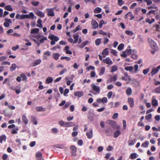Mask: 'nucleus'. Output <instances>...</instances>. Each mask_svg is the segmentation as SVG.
<instances>
[{
	"instance_id": "bb28decb",
	"label": "nucleus",
	"mask_w": 160,
	"mask_h": 160,
	"mask_svg": "<svg viewBox=\"0 0 160 160\" xmlns=\"http://www.w3.org/2000/svg\"><path fill=\"white\" fill-rule=\"evenodd\" d=\"M108 48H106L103 49L102 51V54L103 55H108ZM106 57L105 56H103V57L105 58Z\"/></svg>"
},
{
	"instance_id": "0e129e2a",
	"label": "nucleus",
	"mask_w": 160,
	"mask_h": 160,
	"mask_svg": "<svg viewBox=\"0 0 160 160\" xmlns=\"http://www.w3.org/2000/svg\"><path fill=\"white\" fill-rule=\"evenodd\" d=\"M67 71V69L66 68H64L62 69L59 72L60 75H62L64 72Z\"/></svg>"
},
{
	"instance_id": "dca6fc26",
	"label": "nucleus",
	"mask_w": 160,
	"mask_h": 160,
	"mask_svg": "<svg viewBox=\"0 0 160 160\" xmlns=\"http://www.w3.org/2000/svg\"><path fill=\"white\" fill-rule=\"evenodd\" d=\"M5 20L6 22H4V26L6 27H8L9 25V23H11V20L8 18H5Z\"/></svg>"
},
{
	"instance_id": "393cba45",
	"label": "nucleus",
	"mask_w": 160,
	"mask_h": 160,
	"mask_svg": "<svg viewBox=\"0 0 160 160\" xmlns=\"http://www.w3.org/2000/svg\"><path fill=\"white\" fill-rule=\"evenodd\" d=\"M52 57L55 60H57L58 59L60 55L57 53H54L52 54Z\"/></svg>"
},
{
	"instance_id": "e2e57ef3",
	"label": "nucleus",
	"mask_w": 160,
	"mask_h": 160,
	"mask_svg": "<svg viewBox=\"0 0 160 160\" xmlns=\"http://www.w3.org/2000/svg\"><path fill=\"white\" fill-rule=\"evenodd\" d=\"M152 118V114H149L146 115L145 117V119L146 120H148Z\"/></svg>"
},
{
	"instance_id": "c9c22d12",
	"label": "nucleus",
	"mask_w": 160,
	"mask_h": 160,
	"mask_svg": "<svg viewBox=\"0 0 160 160\" xmlns=\"http://www.w3.org/2000/svg\"><path fill=\"white\" fill-rule=\"evenodd\" d=\"M102 9L101 8L99 7L96 8L94 10V12L95 13H100Z\"/></svg>"
},
{
	"instance_id": "6ab92c4d",
	"label": "nucleus",
	"mask_w": 160,
	"mask_h": 160,
	"mask_svg": "<svg viewBox=\"0 0 160 160\" xmlns=\"http://www.w3.org/2000/svg\"><path fill=\"white\" fill-rule=\"evenodd\" d=\"M105 132L107 133L108 136H110L112 134V130L111 129L110 127H108L105 131Z\"/></svg>"
},
{
	"instance_id": "a18cd8bd",
	"label": "nucleus",
	"mask_w": 160,
	"mask_h": 160,
	"mask_svg": "<svg viewBox=\"0 0 160 160\" xmlns=\"http://www.w3.org/2000/svg\"><path fill=\"white\" fill-rule=\"evenodd\" d=\"M125 32L128 35L132 36L134 34V33L132 31L129 30H126Z\"/></svg>"
},
{
	"instance_id": "9d476101",
	"label": "nucleus",
	"mask_w": 160,
	"mask_h": 160,
	"mask_svg": "<svg viewBox=\"0 0 160 160\" xmlns=\"http://www.w3.org/2000/svg\"><path fill=\"white\" fill-rule=\"evenodd\" d=\"M128 102L131 108H132L134 106V102L133 99L132 98H128Z\"/></svg>"
},
{
	"instance_id": "603ef678",
	"label": "nucleus",
	"mask_w": 160,
	"mask_h": 160,
	"mask_svg": "<svg viewBox=\"0 0 160 160\" xmlns=\"http://www.w3.org/2000/svg\"><path fill=\"white\" fill-rule=\"evenodd\" d=\"M130 157L131 159H135L137 157V154L135 153H132L130 155Z\"/></svg>"
},
{
	"instance_id": "412c9836",
	"label": "nucleus",
	"mask_w": 160,
	"mask_h": 160,
	"mask_svg": "<svg viewBox=\"0 0 160 160\" xmlns=\"http://www.w3.org/2000/svg\"><path fill=\"white\" fill-rule=\"evenodd\" d=\"M73 38L74 39L73 43L74 44L76 43L78 41L79 35L78 34H74L73 36Z\"/></svg>"
},
{
	"instance_id": "09e8293b",
	"label": "nucleus",
	"mask_w": 160,
	"mask_h": 160,
	"mask_svg": "<svg viewBox=\"0 0 160 160\" xmlns=\"http://www.w3.org/2000/svg\"><path fill=\"white\" fill-rule=\"evenodd\" d=\"M95 44L97 46H99L101 42V39L100 38H98L96 39L95 41Z\"/></svg>"
},
{
	"instance_id": "4d7b16f0",
	"label": "nucleus",
	"mask_w": 160,
	"mask_h": 160,
	"mask_svg": "<svg viewBox=\"0 0 160 160\" xmlns=\"http://www.w3.org/2000/svg\"><path fill=\"white\" fill-rule=\"evenodd\" d=\"M47 40V39L46 37H44L43 38H42L40 40V43H43L44 42V41Z\"/></svg>"
},
{
	"instance_id": "49530a36",
	"label": "nucleus",
	"mask_w": 160,
	"mask_h": 160,
	"mask_svg": "<svg viewBox=\"0 0 160 160\" xmlns=\"http://www.w3.org/2000/svg\"><path fill=\"white\" fill-rule=\"evenodd\" d=\"M124 76L128 79V82H130L131 80V79L130 76H129L127 72H125L124 73Z\"/></svg>"
},
{
	"instance_id": "0eeeda50",
	"label": "nucleus",
	"mask_w": 160,
	"mask_h": 160,
	"mask_svg": "<svg viewBox=\"0 0 160 160\" xmlns=\"http://www.w3.org/2000/svg\"><path fill=\"white\" fill-rule=\"evenodd\" d=\"M70 148L71 150L72 156H75L76 155V152L77 151V148L74 146H71Z\"/></svg>"
},
{
	"instance_id": "58836bf2",
	"label": "nucleus",
	"mask_w": 160,
	"mask_h": 160,
	"mask_svg": "<svg viewBox=\"0 0 160 160\" xmlns=\"http://www.w3.org/2000/svg\"><path fill=\"white\" fill-rule=\"evenodd\" d=\"M149 143L148 141H146L142 144L141 146L143 148H147L148 146Z\"/></svg>"
},
{
	"instance_id": "f3484780",
	"label": "nucleus",
	"mask_w": 160,
	"mask_h": 160,
	"mask_svg": "<svg viewBox=\"0 0 160 160\" xmlns=\"http://www.w3.org/2000/svg\"><path fill=\"white\" fill-rule=\"evenodd\" d=\"M111 126H112L113 128L114 129H119L120 128V127L117 125V123L115 121H113Z\"/></svg>"
},
{
	"instance_id": "aec40b11",
	"label": "nucleus",
	"mask_w": 160,
	"mask_h": 160,
	"mask_svg": "<svg viewBox=\"0 0 160 160\" xmlns=\"http://www.w3.org/2000/svg\"><path fill=\"white\" fill-rule=\"evenodd\" d=\"M51 55V52L50 51H46L44 53L43 56V59H47V56H48Z\"/></svg>"
},
{
	"instance_id": "3c124183",
	"label": "nucleus",
	"mask_w": 160,
	"mask_h": 160,
	"mask_svg": "<svg viewBox=\"0 0 160 160\" xmlns=\"http://www.w3.org/2000/svg\"><path fill=\"white\" fill-rule=\"evenodd\" d=\"M5 9L9 11H12V9L11 6L10 5L6 6L5 8Z\"/></svg>"
},
{
	"instance_id": "37998d69",
	"label": "nucleus",
	"mask_w": 160,
	"mask_h": 160,
	"mask_svg": "<svg viewBox=\"0 0 160 160\" xmlns=\"http://www.w3.org/2000/svg\"><path fill=\"white\" fill-rule=\"evenodd\" d=\"M39 29L38 28H35L32 29L31 32V34H33L34 33H38L39 31Z\"/></svg>"
},
{
	"instance_id": "9b49d317",
	"label": "nucleus",
	"mask_w": 160,
	"mask_h": 160,
	"mask_svg": "<svg viewBox=\"0 0 160 160\" xmlns=\"http://www.w3.org/2000/svg\"><path fill=\"white\" fill-rule=\"evenodd\" d=\"M48 38L52 41H55V42H57L59 40V38L58 37L55 36L53 35L49 36Z\"/></svg>"
},
{
	"instance_id": "774afa93",
	"label": "nucleus",
	"mask_w": 160,
	"mask_h": 160,
	"mask_svg": "<svg viewBox=\"0 0 160 160\" xmlns=\"http://www.w3.org/2000/svg\"><path fill=\"white\" fill-rule=\"evenodd\" d=\"M104 40L103 41V44H104L105 45L109 42V39L108 38L106 37H104Z\"/></svg>"
},
{
	"instance_id": "ea45409f",
	"label": "nucleus",
	"mask_w": 160,
	"mask_h": 160,
	"mask_svg": "<svg viewBox=\"0 0 160 160\" xmlns=\"http://www.w3.org/2000/svg\"><path fill=\"white\" fill-rule=\"evenodd\" d=\"M32 122L35 125H37L38 124V121L36 119V118L35 117H32V120H31Z\"/></svg>"
},
{
	"instance_id": "7c9ffc66",
	"label": "nucleus",
	"mask_w": 160,
	"mask_h": 160,
	"mask_svg": "<svg viewBox=\"0 0 160 160\" xmlns=\"http://www.w3.org/2000/svg\"><path fill=\"white\" fill-rule=\"evenodd\" d=\"M126 94L128 96L131 95L132 93V90L130 88H127L126 91Z\"/></svg>"
},
{
	"instance_id": "c03bdc74",
	"label": "nucleus",
	"mask_w": 160,
	"mask_h": 160,
	"mask_svg": "<svg viewBox=\"0 0 160 160\" xmlns=\"http://www.w3.org/2000/svg\"><path fill=\"white\" fill-rule=\"evenodd\" d=\"M105 71V68L104 67H102L101 68L100 72L99 73L100 75H102L104 74Z\"/></svg>"
},
{
	"instance_id": "423d86ee",
	"label": "nucleus",
	"mask_w": 160,
	"mask_h": 160,
	"mask_svg": "<svg viewBox=\"0 0 160 160\" xmlns=\"http://www.w3.org/2000/svg\"><path fill=\"white\" fill-rule=\"evenodd\" d=\"M103 62L106 64H108L109 66L111 65L113 63L112 61L109 57H107L104 59L103 60Z\"/></svg>"
},
{
	"instance_id": "69168bd1",
	"label": "nucleus",
	"mask_w": 160,
	"mask_h": 160,
	"mask_svg": "<svg viewBox=\"0 0 160 160\" xmlns=\"http://www.w3.org/2000/svg\"><path fill=\"white\" fill-rule=\"evenodd\" d=\"M149 69L148 68L146 69H144L143 70V73L144 75H146L149 72Z\"/></svg>"
},
{
	"instance_id": "a878e982",
	"label": "nucleus",
	"mask_w": 160,
	"mask_h": 160,
	"mask_svg": "<svg viewBox=\"0 0 160 160\" xmlns=\"http://www.w3.org/2000/svg\"><path fill=\"white\" fill-rule=\"evenodd\" d=\"M6 138L7 137L5 135H3L2 136H0V143H2L3 141H5L6 139Z\"/></svg>"
},
{
	"instance_id": "a211bd4d",
	"label": "nucleus",
	"mask_w": 160,
	"mask_h": 160,
	"mask_svg": "<svg viewBox=\"0 0 160 160\" xmlns=\"http://www.w3.org/2000/svg\"><path fill=\"white\" fill-rule=\"evenodd\" d=\"M86 135L88 138H91L93 136L92 130H91L89 132H87L86 133Z\"/></svg>"
},
{
	"instance_id": "8fccbe9b",
	"label": "nucleus",
	"mask_w": 160,
	"mask_h": 160,
	"mask_svg": "<svg viewBox=\"0 0 160 160\" xmlns=\"http://www.w3.org/2000/svg\"><path fill=\"white\" fill-rule=\"evenodd\" d=\"M124 46V45L123 43H121L118 46V49L119 51L122 50Z\"/></svg>"
},
{
	"instance_id": "c756f323",
	"label": "nucleus",
	"mask_w": 160,
	"mask_h": 160,
	"mask_svg": "<svg viewBox=\"0 0 160 160\" xmlns=\"http://www.w3.org/2000/svg\"><path fill=\"white\" fill-rule=\"evenodd\" d=\"M17 67V66H16V64L15 63L12 64L11 66L10 67V70L11 71L13 72L16 69Z\"/></svg>"
},
{
	"instance_id": "6e6d98bb",
	"label": "nucleus",
	"mask_w": 160,
	"mask_h": 160,
	"mask_svg": "<svg viewBox=\"0 0 160 160\" xmlns=\"http://www.w3.org/2000/svg\"><path fill=\"white\" fill-rule=\"evenodd\" d=\"M140 9L141 8H137L135 10L134 12L135 14L137 15L138 13V12L140 11Z\"/></svg>"
},
{
	"instance_id": "f704fd0d",
	"label": "nucleus",
	"mask_w": 160,
	"mask_h": 160,
	"mask_svg": "<svg viewBox=\"0 0 160 160\" xmlns=\"http://www.w3.org/2000/svg\"><path fill=\"white\" fill-rule=\"evenodd\" d=\"M53 79L52 77H48L46 80V82L47 83L49 84L52 82L53 81Z\"/></svg>"
},
{
	"instance_id": "4c0bfd02",
	"label": "nucleus",
	"mask_w": 160,
	"mask_h": 160,
	"mask_svg": "<svg viewBox=\"0 0 160 160\" xmlns=\"http://www.w3.org/2000/svg\"><path fill=\"white\" fill-rule=\"evenodd\" d=\"M88 41H86L85 42H82L81 44L79 45L78 47L81 48H83L88 44Z\"/></svg>"
},
{
	"instance_id": "cd10ccee",
	"label": "nucleus",
	"mask_w": 160,
	"mask_h": 160,
	"mask_svg": "<svg viewBox=\"0 0 160 160\" xmlns=\"http://www.w3.org/2000/svg\"><path fill=\"white\" fill-rule=\"evenodd\" d=\"M121 134V132L119 130H117L115 132L113 137L115 138H117Z\"/></svg>"
},
{
	"instance_id": "680f3d73",
	"label": "nucleus",
	"mask_w": 160,
	"mask_h": 160,
	"mask_svg": "<svg viewBox=\"0 0 160 160\" xmlns=\"http://www.w3.org/2000/svg\"><path fill=\"white\" fill-rule=\"evenodd\" d=\"M36 156L37 158L39 157H42V154L41 152L38 151L36 152Z\"/></svg>"
},
{
	"instance_id": "f03ea898",
	"label": "nucleus",
	"mask_w": 160,
	"mask_h": 160,
	"mask_svg": "<svg viewBox=\"0 0 160 160\" xmlns=\"http://www.w3.org/2000/svg\"><path fill=\"white\" fill-rule=\"evenodd\" d=\"M34 14L32 12H31L28 14H22L20 16L21 19H23L25 18H30L33 19L34 18Z\"/></svg>"
},
{
	"instance_id": "5fc2aeb1",
	"label": "nucleus",
	"mask_w": 160,
	"mask_h": 160,
	"mask_svg": "<svg viewBox=\"0 0 160 160\" xmlns=\"http://www.w3.org/2000/svg\"><path fill=\"white\" fill-rule=\"evenodd\" d=\"M39 2L38 1L35 2L33 0L31 2L32 4L34 6H37L39 4Z\"/></svg>"
},
{
	"instance_id": "4be33fe9",
	"label": "nucleus",
	"mask_w": 160,
	"mask_h": 160,
	"mask_svg": "<svg viewBox=\"0 0 160 160\" xmlns=\"http://www.w3.org/2000/svg\"><path fill=\"white\" fill-rule=\"evenodd\" d=\"M74 123L72 122H66L65 127H68L74 126Z\"/></svg>"
},
{
	"instance_id": "ddd939ff",
	"label": "nucleus",
	"mask_w": 160,
	"mask_h": 160,
	"mask_svg": "<svg viewBox=\"0 0 160 160\" xmlns=\"http://www.w3.org/2000/svg\"><path fill=\"white\" fill-rule=\"evenodd\" d=\"M74 95L75 96H77L79 98L83 96V92L82 91H78L75 92Z\"/></svg>"
},
{
	"instance_id": "de8ad7c7",
	"label": "nucleus",
	"mask_w": 160,
	"mask_h": 160,
	"mask_svg": "<svg viewBox=\"0 0 160 160\" xmlns=\"http://www.w3.org/2000/svg\"><path fill=\"white\" fill-rule=\"evenodd\" d=\"M117 75H115L111 77L110 79L111 81H115L117 80Z\"/></svg>"
},
{
	"instance_id": "f8f14e48",
	"label": "nucleus",
	"mask_w": 160,
	"mask_h": 160,
	"mask_svg": "<svg viewBox=\"0 0 160 160\" xmlns=\"http://www.w3.org/2000/svg\"><path fill=\"white\" fill-rule=\"evenodd\" d=\"M48 11V16H54V12H53V9L51 8L47 9Z\"/></svg>"
},
{
	"instance_id": "864d4df0",
	"label": "nucleus",
	"mask_w": 160,
	"mask_h": 160,
	"mask_svg": "<svg viewBox=\"0 0 160 160\" xmlns=\"http://www.w3.org/2000/svg\"><path fill=\"white\" fill-rule=\"evenodd\" d=\"M60 59L61 60L65 59H66L67 61H69L70 60L71 58L69 57L62 56L61 57Z\"/></svg>"
},
{
	"instance_id": "052dcab7",
	"label": "nucleus",
	"mask_w": 160,
	"mask_h": 160,
	"mask_svg": "<svg viewBox=\"0 0 160 160\" xmlns=\"http://www.w3.org/2000/svg\"><path fill=\"white\" fill-rule=\"evenodd\" d=\"M25 41L27 42V43H26L25 44V45H26V46H30L32 45V43H31L29 42V40L28 39H26L25 40Z\"/></svg>"
},
{
	"instance_id": "a19ab883",
	"label": "nucleus",
	"mask_w": 160,
	"mask_h": 160,
	"mask_svg": "<svg viewBox=\"0 0 160 160\" xmlns=\"http://www.w3.org/2000/svg\"><path fill=\"white\" fill-rule=\"evenodd\" d=\"M118 70V67L116 65L113 66L112 67V69L111 72H113L116 71Z\"/></svg>"
},
{
	"instance_id": "4468645a",
	"label": "nucleus",
	"mask_w": 160,
	"mask_h": 160,
	"mask_svg": "<svg viewBox=\"0 0 160 160\" xmlns=\"http://www.w3.org/2000/svg\"><path fill=\"white\" fill-rule=\"evenodd\" d=\"M92 25L93 29L98 28V23L95 20H92Z\"/></svg>"
},
{
	"instance_id": "bf43d9fd",
	"label": "nucleus",
	"mask_w": 160,
	"mask_h": 160,
	"mask_svg": "<svg viewBox=\"0 0 160 160\" xmlns=\"http://www.w3.org/2000/svg\"><path fill=\"white\" fill-rule=\"evenodd\" d=\"M59 123L60 126L65 127L66 122L61 120L59 122Z\"/></svg>"
},
{
	"instance_id": "7ed1b4c3",
	"label": "nucleus",
	"mask_w": 160,
	"mask_h": 160,
	"mask_svg": "<svg viewBox=\"0 0 160 160\" xmlns=\"http://www.w3.org/2000/svg\"><path fill=\"white\" fill-rule=\"evenodd\" d=\"M132 51V50L130 48L127 49L125 51L122 52V53L120 55L123 58H126L127 55H129L131 54Z\"/></svg>"
},
{
	"instance_id": "c85d7f7f",
	"label": "nucleus",
	"mask_w": 160,
	"mask_h": 160,
	"mask_svg": "<svg viewBox=\"0 0 160 160\" xmlns=\"http://www.w3.org/2000/svg\"><path fill=\"white\" fill-rule=\"evenodd\" d=\"M145 20L146 22L150 24H151L152 22H155V19L153 18H151V20L149 18H147Z\"/></svg>"
},
{
	"instance_id": "b1692460",
	"label": "nucleus",
	"mask_w": 160,
	"mask_h": 160,
	"mask_svg": "<svg viewBox=\"0 0 160 160\" xmlns=\"http://www.w3.org/2000/svg\"><path fill=\"white\" fill-rule=\"evenodd\" d=\"M36 110L37 112L45 111L46 109L42 106L37 107L36 108Z\"/></svg>"
},
{
	"instance_id": "13d9d810",
	"label": "nucleus",
	"mask_w": 160,
	"mask_h": 160,
	"mask_svg": "<svg viewBox=\"0 0 160 160\" xmlns=\"http://www.w3.org/2000/svg\"><path fill=\"white\" fill-rule=\"evenodd\" d=\"M102 102L104 103L107 102L108 100L106 97H104L102 99Z\"/></svg>"
},
{
	"instance_id": "1a4fd4ad",
	"label": "nucleus",
	"mask_w": 160,
	"mask_h": 160,
	"mask_svg": "<svg viewBox=\"0 0 160 160\" xmlns=\"http://www.w3.org/2000/svg\"><path fill=\"white\" fill-rule=\"evenodd\" d=\"M152 104L153 107H156L158 104V101L155 99V97L153 96L152 100Z\"/></svg>"
},
{
	"instance_id": "79ce46f5",
	"label": "nucleus",
	"mask_w": 160,
	"mask_h": 160,
	"mask_svg": "<svg viewBox=\"0 0 160 160\" xmlns=\"http://www.w3.org/2000/svg\"><path fill=\"white\" fill-rule=\"evenodd\" d=\"M158 72V70L156 68H152L151 72L152 76L154 74Z\"/></svg>"
},
{
	"instance_id": "338daca9",
	"label": "nucleus",
	"mask_w": 160,
	"mask_h": 160,
	"mask_svg": "<svg viewBox=\"0 0 160 160\" xmlns=\"http://www.w3.org/2000/svg\"><path fill=\"white\" fill-rule=\"evenodd\" d=\"M113 93L112 91H110L107 94V97L108 98L110 99L111 98L112 95Z\"/></svg>"
},
{
	"instance_id": "2eb2a0df",
	"label": "nucleus",
	"mask_w": 160,
	"mask_h": 160,
	"mask_svg": "<svg viewBox=\"0 0 160 160\" xmlns=\"http://www.w3.org/2000/svg\"><path fill=\"white\" fill-rule=\"evenodd\" d=\"M22 122L25 125H27L28 123V120L25 114H23L22 115Z\"/></svg>"
},
{
	"instance_id": "473e14b6",
	"label": "nucleus",
	"mask_w": 160,
	"mask_h": 160,
	"mask_svg": "<svg viewBox=\"0 0 160 160\" xmlns=\"http://www.w3.org/2000/svg\"><path fill=\"white\" fill-rule=\"evenodd\" d=\"M42 21L40 19H38L37 21L38 24L37 25V27L39 28H42Z\"/></svg>"
},
{
	"instance_id": "5701e85b",
	"label": "nucleus",
	"mask_w": 160,
	"mask_h": 160,
	"mask_svg": "<svg viewBox=\"0 0 160 160\" xmlns=\"http://www.w3.org/2000/svg\"><path fill=\"white\" fill-rule=\"evenodd\" d=\"M69 47L68 46H66L64 48V50L66 51V53L67 54H72V52L69 50Z\"/></svg>"
},
{
	"instance_id": "72a5a7b5",
	"label": "nucleus",
	"mask_w": 160,
	"mask_h": 160,
	"mask_svg": "<svg viewBox=\"0 0 160 160\" xmlns=\"http://www.w3.org/2000/svg\"><path fill=\"white\" fill-rule=\"evenodd\" d=\"M21 78H22V80L23 81H27V78L26 75L24 73H22L20 74Z\"/></svg>"
},
{
	"instance_id": "20e7f679",
	"label": "nucleus",
	"mask_w": 160,
	"mask_h": 160,
	"mask_svg": "<svg viewBox=\"0 0 160 160\" xmlns=\"http://www.w3.org/2000/svg\"><path fill=\"white\" fill-rule=\"evenodd\" d=\"M91 87L92 89L96 92V93L90 91V92L93 93L94 94H96L97 93L99 94L100 93V88L98 86H97L93 84L91 85Z\"/></svg>"
},
{
	"instance_id": "6e6552de",
	"label": "nucleus",
	"mask_w": 160,
	"mask_h": 160,
	"mask_svg": "<svg viewBox=\"0 0 160 160\" xmlns=\"http://www.w3.org/2000/svg\"><path fill=\"white\" fill-rule=\"evenodd\" d=\"M34 12L37 15L41 18H43L45 17L44 13L41 11L37 9L35 10Z\"/></svg>"
},
{
	"instance_id": "39448f33",
	"label": "nucleus",
	"mask_w": 160,
	"mask_h": 160,
	"mask_svg": "<svg viewBox=\"0 0 160 160\" xmlns=\"http://www.w3.org/2000/svg\"><path fill=\"white\" fill-rule=\"evenodd\" d=\"M42 62V60L40 59L35 60L31 63L32 67H35L40 64Z\"/></svg>"
},
{
	"instance_id": "e433bc0d",
	"label": "nucleus",
	"mask_w": 160,
	"mask_h": 160,
	"mask_svg": "<svg viewBox=\"0 0 160 160\" xmlns=\"http://www.w3.org/2000/svg\"><path fill=\"white\" fill-rule=\"evenodd\" d=\"M136 139H134L133 140H129L128 141V145L131 146L133 145L136 142Z\"/></svg>"
},
{
	"instance_id": "f257e3e1",
	"label": "nucleus",
	"mask_w": 160,
	"mask_h": 160,
	"mask_svg": "<svg viewBox=\"0 0 160 160\" xmlns=\"http://www.w3.org/2000/svg\"><path fill=\"white\" fill-rule=\"evenodd\" d=\"M148 41L150 46L153 49L155 50H158V48L156 43L152 39L148 38Z\"/></svg>"
},
{
	"instance_id": "2f4dec72",
	"label": "nucleus",
	"mask_w": 160,
	"mask_h": 160,
	"mask_svg": "<svg viewBox=\"0 0 160 160\" xmlns=\"http://www.w3.org/2000/svg\"><path fill=\"white\" fill-rule=\"evenodd\" d=\"M125 70L127 71L131 72L134 69V67L132 66H129L125 67L124 68Z\"/></svg>"
}]
</instances>
